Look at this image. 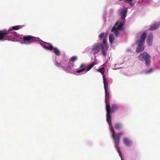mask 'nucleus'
Masks as SVG:
<instances>
[{"label":"nucleus","instance_id":"1","mask_svg":"<svg viewBox=\"0 0 160 160\" xmlns=\"http://www.w3.org/2000/svg\"><path fill=\"white\" fill-rule=\"evenodd\" d=\"M147 36V34L146 32H144L141 35L140 39L138 40L136 43L137 44L138 46L136 49V52L137 53H139L142 51L144 49V47L143 45L145 40Z\"/></svg>","mask_w":160,"mask_h":160},{"label":"nucleus","instance_id":"2","mask_svg":"<svg viewBox=\"0 0 160 160\" xmlns=\"http://www.w3.org/2000/svg\"><path fill=\"white\" fill-rule=\"evenodd\" d=\"M108 102L109 105L110 106V108L108 111L106 108V103L105 102L106 104V109L107 112L106 117H107V121L108 122L109 126L112 124L111 123V116L110 113H112L115 112V111L119 109V107L117 106L116 104H113L112 105L111 108H110V103L109 101V99L108 100Z\"/></svg>","mask_w":160,"mask_h":160},{"label":"nucleus","instance_id":"3","mask_svg":"<svg viewBox=\"0 0 160 160\" xmlns=\"http://www.w3.org/2000/svg\"><path fill=\"white\" fill-rule=\"evenodd\" d=\"M103 80L104 88L105 93V101L106 103L107 109L108 111L110 108L108 100L110 98V96L108 91V83L107 79L105 76H103Z\"/></svg>","mask_w":160,"mask_h":160},{"label":"nucleus","instance_id":"4","mask_svg":"<svg viewBox=\"0 0 160 160\" xmlns=\"http://www.w3.org/2000/svg\"><path fill=\"white\" fill-rule=\"evenodd\" d=\"M123 134L121 132L118 133L116 134L115 135L114 134L112 135V138L114 140L115 147L119 153V156L121 158H122V156L120 150V148L118 146V144L119 143L120 137Z\"/></svg>","mask_w":160,"mask_h":160},{"label":"nucleus","instance_id":"5","mask_svg":"<svg viewBox=\"0 0 160 160\" xmlns=\"http://www.w3.org/2000/svg\"><path fill=\"white\" fill-rule=\"evenodd\" d=\"M150 58L151 57L150 55L146 52L140 54L138 57L139 60L145 62V64L147 67H149L150 65Z\"/></svg>","mask_w":160,"mask_h":160},{"label":"nucleus","instance_id":"6","mask_svg":"<svg viewBox=\"0 0 160 160\" xmlns=\"http://www.w3.org/2000/svg\"><path fill=\"white\" fill-rule=\"evenodd\" d=\"M4 30L5 40H12L16 34V32L12 31L11 29H9L8 30Z\"/></svg>","mask_w":160,"mask_h":160},{"label":"nucleus","instance_id":"7","mask_svg":"<svg viewBox=\"0 0 160 160\" xmlns=\"http://www.w3.org/2000/svg\"><path fill=\"white\" fill-rule=\"evenodd\" d=\"M20 39L22 43L26 44H30L36 40L35 38L31 35L24 36Z\"/></svg>","mask_w":160,"mask_h":160},{"label":"nucleus","instance_id":"8","mask_svg":"<svg viewBox=\"0 0 160 160\" xmlns=\"http://www.w3.org/2000/svg\"><path fill=\"white\" fill-rule=\"evenodd\" d=\"M101 43H97L94 44L92 48V51L94 55L97 54L100 50Z\"/></svg>","mask_w":160,"mask_h":160},{"label":"nucleus","instance_id":"9","mask_svg":"<svg viewBox=\"0 0 160 160\" xmlns=\"http://www.w3.org/2000/svg\"><path fill=\"white\" fill-rule=\"evenodd\" d=\"M153 38V35L152 32H150L149 33L148 37V38L147 40V42L148 45L151 46L152 43V41Z\"/></svg>","mask_w":160,"mask_h":160},{"label":"nucleus","instance_id":"10","mask_svg":"<svg viewBox=\"0 0 160 160\" xmlns=\"http://www.w3.org/2000/svg\"><path fill=\"white\" fill-rule=\"evenodd\" d=\"M160 26V24L159 23L156 22L151 25L149 30L150 31L155 30L158 28Z\"/></svg>","mask_w":160,"mask_h":160},{"label":"nucleus","instance_id":"11","mask_svg":"<svg viewBox=\"0 0 160 160\" xmlns=\"http://www.w3.org/2000/svg\"><path fill=\"white\" fill-rule=\"evenodd\" d=\"M101 48L102 54L105 57L106 56V52L108 50V45H102L101 44L100 48Z\"/></svg>","mask_w":160,"mask_h":160},{"label":"nucleus","instance_id":"12","mask_svg":"<svg viewBox=\"0 0 160 160\" xmlns=\"http://www.w3.org/2000/svg\"><path fill=\"white\" fill-rule=\"evenodd\" d=\"M127 9H122L121 11L120 15L122 20L124 22L125 21V18L126 17V14L127 13Z\"/></svg>","mask_w":160,"mask_h":160},{"label":"nucleus","instance_id":"13","mask_svg":"<svg viewBox=\"0 0 160 160\" xmlns=\"http://www.w3.org/2000/svg\"><path fill=\"white\" fill-rule=\"evenodd\" d=\"M43 47L51 51L53 48V47L51 44L46 43L43 45Z\"/></svg>","mask_w":160,"mask_h":160},{"label":"nucleus","instance_id":"14","mask_svg":"<svg viewBox=\"0 0 160 160\" xmlns=\"http://www.w3.org/2000/svg\"><path fill=\"white\" fill-rule=\"evenodd\" d=\"M87 67V65L85 64H82L80 67V68H81V69H77L76 71V72L77 73H80L82 72L83 71H86V69L85 68Z\"/></svg>","mask_w":160,"mask_h":160},{"label":"nucleus","instance_id":"15","mask_svg":"<svg viewBox=\"0 0 160 160\" xmlns=\"http://www.w3.org/2000/svg\"><path fill=\"white\" fill-rule=\"evenodd\" d=\"M124 144L127 146H129L132 144V142L127 138H124L123 139Z\"/></svg>","mask_w":160,"mask_h":160},{"label":"nucleus","instance_id":"16","mask_svg":"<svg viewBox=\"0 0 160 160\" xmlns=\"http://www.w3.org/2000/svg\"><path fill=\"white\" fill-rule=\"evenodd\" d=\"M118 30L117 29H116L115 26H114L111 31L112 32H113L116 37L118 36L119 34V32L118 31Z\"/></svg>","mask_w":160,"mask_h":160},{"label":"nucleus","instance_id":"17","mask_svg":"<svg viewBox=\"0 0 160 160\" xmlns=\"http://www.w3.org/2000/svg\"><path fill=\"white\" fill-rule=\"evenodd\" d=\"M114 128L116 130H120L122 128V126L121 123H117L114 125Z\"/></svg>","mask_w":160,"mask_h":160},{"label":"nucleus","instance_id":"18","mask_svg":"<svg viewBox=\"0 0 160 160\" xmlns=\"http://www.w3.org/2000/svg\"><path fill=\"white\" fill-rule=\"evenodd\" d=\"M5 40L4 30H0V41Z\"/></svg>","mask_w":160,"mask_h":160},{"label":"nucleus","instance_id":"19","mask_svg":"<svg viewBox=\"0 0 160 160\" xmlns=\"http://www.w3.org/2000/svg\"><path fill=\"white\" fill-rule=\"evenodd\" d=\"M53 50L55 54L58 56L60 55V51L56 48H53Z\"/></svg>","mask_w":160,"mask_h":160},{"label":"nucleus","instance_id":"20","mask_svg":"<svg viewBox=\"0 0 160 160\" xmlns=\"http://www.w3.org/2000/svg\"><path fill=\"white\" fill-rule=\"evenodd\" d=\"M22 27V26L21 25H17L15 26H14L12 27V28H11L10 29H12V30H18L19 29L21 28Z\"/></svg>","mask_w":160,"mask_h":160},{"label":"nucleus","instance_id":"21","mask_svg":"<svg viewBox=\"0 0 160 160\" xmlns=\"http://www.w3.org/2000/svg\"><path fill=\"white\" fill-rule=\"evenodd\" d=\"M95 64V63L93 62L91 64L89 65L88 67L87 68V69L86 70V72H88L90 70Z\"/></svg>","mask_w":160,"mask_h":160},{"label":"nucleus","instance_id":"22","mask_svg":"<svg viewBox=\"0 0 160 160\" xmlns=\"http://www.w3.org/2000/svg\"><path fill=\"white\" fill-rule=\"evenodd\" d=\"M95 64V63L93 62L91 64L89 65L88 67L87 68V69L86 70V72H88L90 70Z\"/></svg>","mask_w":160,"mask_h":160},{"label":"nucleus","instance_id":"23","mask_svg":"<svg viewBox=\"0 0 160 160\" xmlns=\"http://www.w3.org/2000/svg\"><path fill=\"white\" fill-rule=\"evenodd\" d=\"M104 68H99L97 70L99 72H100L102 74L103 76H105L104 74Z\"/></svg>","mask_w":160,"mask_h":160},{"label":"nucleus","instance_id":"24","mask_svg":"<svg viewBox=\"0 0 160 160\" xmlns=\"http://www.w3.org/2000/svg\"><path fill=\"white\" fill-rule=\"evenodd\" d=\"M114 40V37L112 34H110L109 36V41L110 43H112Z\"/></svg>","mask_w":160,"mask_h":160},{"label":"nucleus","instance_id":"25","mask_svg":"<svg viewBox=\"0 0 160 160\" xmlns=\"http://www.w3.org/2000/svg\"><path fill=\"white\" fill-rule=\"evenodd\" d=\"M123 25L124 24L123 23H121L119 25H118V27L117 28H116V29H117L118 30H122V27Z\"/></svg>","mask_w":160,"mask_h":160},{"label":"nucleus","instance_id":"26","mask_svg":"<svg viewBox=\"0 0 160 160\" xmlns=\"http://www.w3.org/2000/svg\"><path fill=\"white\" fill-rule=\"evenodd\" d=\"M73 66V63L71 61H70L69 62L68 66V69H71Z\"/></svg>","mask_w":160,"mask_h":160},{"label":"nucleus","instance_id":"27","mask_svg":"<svg viewBox=\"0 0 160 160\" xmlns=\"http://www.w3.org/2000/svg\"><path fill=\"white\" fill-rule=\"evenodd\" d=\"M105 33L104 32H102L99 36V39L102 40L103 38L105 36Z\"/></svg>","mask_w":160,"mask_h":160},{"label":"nucleus","instance_id":"28","mask_svg":"<svg viewBox=\"0 0 160 160\" xmlns=\"http://www.w3.org/2000/svg\"><path fill=\"white\" fill-rule=\"evenodd\" d=\"M77 59V57L76 56H73L71 58V61L73 62Z\"/></svg>","mask_w":160,"mask_h":160},{"label":"nucleus","instance_id":"29","mask_svg":"<svg viewBox=\"0 0 160 160\" xmlns=\"http://www.w3.org/2000/svg\"><path fill=\"white\" fill-rule=\"evenodd\" d=\"M102 42L103 43V45H108V44L107 43L106 40L104 38H103Z\"/></svg>","mask_w":160,"mask_h":160},{"label":"nucleus","instance_id":"30","mask_svg":"<svg viewBox=\"0 0 160 160\" xmlns=\"http://www.w3.org/2000/svg\"><path fill=\"white\" fill-rule=\"evenodd\" d=\"M62 68L65 70H68L69 71V70L68 69V67L66 66H62Z\"/></svg>","mask_w":160,"mask_h":160},{"label":"nucleus","instance_id":"31","mask_svg":"<svg viewBox=\"0 0 160 160\" xmlns=\"http://www.w3.org/2000/svg\"><path fill=\"white\" fill-rule=\"evenodd\" d=\"M125 1H128V3L130 4L131 6H133V4H132L131 3L132 1V0H125Z\"/></svg>","mask_w":160,"mask_h":160},{"label":"nucleus","instance_id":"32","mask_svg":"<svg viewBox=\"0 0 160 160\" xmlns=\"http://www.w3.org/2000/svg\"><path fill=\"white\" fill-rule=\"evenodd\" d=\"M153 71V70L152 68L150 69L149 70L147 71L146 72V73H149L152 72Z\"/></svg>","mask_w":160,"mask_h":160},{"label":"nucleus","instance_id":"33","mask_svg":"<svg viewBox=\"0 0 160 160\" xmlns=\"http://www.w3.org/2000/svg\"><path fill=\"white\" fill-rule=\"evenodd\" d=\"M61 65V64L60 63H59L58 62H57L56 66H58V67H60V66Z\"/></svg>","mask_w":160,"mask_h":160},{"label":"nucleus","instance_id":"34","mask_svg":"<svg viewBox=\"0 0 160 160\" xmlns=\"http://www.w3.org/2000/svg\"><path fill=\"white\" fill-rule=\"evenodd\" d=\"M118 24V22H116V23L115 24V25L114 26H115V27H116V26H117Z\"/></svg>","mask_w":160,"mask_h":160},{"label":"nucleus","instance_id":"35","mask_svg":"<svg viewBox=\"0 0 160 160\" xmlns=\"http://www.w3.org/2000/svg\"><path fill=\"white\" fill-rule=\"evenodd\" d=\"M127 50V51H128V52H130V51H131V50L130 49H128Z\"/></svg>","mask_w":160,"mask_h":160}]
</instances>
